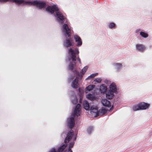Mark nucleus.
Listing matches in <instances>:
<instances>
[{
  "label": "nucleus",
  "mask_w": 152,
  "mask_h": 152,
  "mask_svg": "<svg viewBox=\"0 0 152 152\" xmlns=\"http://www.w3.org/2000/svg\"><path fill=\"white\" fill-rule=\"evenodd\" d=\"M76 56L74 53V50L70 48L68 50V55L66 56V62H69V64L67 67V69L70 71L73 74V76L69 77L68 80L70 81L72 80L75 77V75L79 76V72L77 70L76 63Z\"/></svg>",
  "instance_id": "1"
},
{
  "label": "nucleus",
  "mask_w": 152,
  "mask_h": 152,
  "mask_svg": "<svg viewBox=\"0 0 152 152\" xmlns=\"http://www.w3.org/2000/svg\"><path fill=\"white\" fill-rule=\"evenodd\" d=\"M107 111L106 109L104 108H102L101 110H100L98 111L99 115H100L101 116L104 114Z\"/></svg>",
  "instance_id": "25"
},
{
  "label": "nucleus",
  "mask_w": 152,
  "mask_h": 152,
  "mask_svg": "<svg viewBox=\"0 0 152 152\" xmlns=\"http://www.w3.org/2000/svg\"><path fill=\"white\" fill-rule=\"evenodd\" d=\"M74 134V131L71 130L69 131L66 135L64 140V142L65 143L61 145L58 149L56 152H62L64 150L67 146V144L66 143H68L71 139Z\"/></svg>",
  "instance_id": "5"
},
{
  "label": "nucleus",
  "mask_w": 152,
  "mask_h": 152,
  "mask_svg": "<svg viewBox=\"0 0 152 152\" xmlns=\"http://www.w3.org/2000/svg\"><path fill=\"white\" fill-rule=\"evenodd\" d=\"M8 1L15 3L18 5L35 6L39 9H44L46 6V3L45 2L37 0L34 1H25L24 0H0V3H4Z\"/></svg>",
  "instance_id": "3"
},
{
  "label": "nucleus",
  "mask_w": 152,
  "mask_h": 152,
  "mask_svg": "<svg viewBox=\"0 0 152 152\" xmlns=\"http://www.w3.org/2000/svg\"><path fill=\"white\" fill-rule=\"evenodd\" d=\"M45 10L51 14H53L55 17L57 22L59 24H63L67 23V20L60 11L56 4L48 6L45 8Z\"/></svg>",
  "instance_id": "2"
},
{
  "label": "nucleus",
  "mask_w": 152,
  "mask_h": 152,
  "mask_svg": "<svg viewBox=\"0 0 152 152\" xmlns=\"http://www.w3.org/2000/svg\"><path fill=\"white\" fill-rule=\"evenodd\" d=\"M102 80L100 78H97L94 79V81L96 82L100 83L101 82Z\"/></svg>",
  "instance_id": "30"
},
{
  "label": "nucleus",
  "mask_w": 152,
  "mask_h": 152,
  "mask_svg": "<svg viewBox=\"0 0 152 152\" xmlns=\"http://www.w3.org/2000/svg\"><path fill=\"white\" fill-rule=\"evenodd\" d=\"M73 98V99H71L72 103L74 105L76 104L77 102V99L76 96L75 95H73L72 96V98Z\"/></svg>",
  "instance_id": "22"
},
{
  "label": "nucleus",
  "mask_w": 152,
  "mask_h": 152,
  "mask_svg": "<svg viewBox=\"0 0 152 152\" xmlns=\"http://www.w3.org/2000/svg\"><path fill=\"white\" fill-rule=\"evenodd\" d=\"M77 135V132L76 135H75V137L73 138V140L74 141H75L76 140Z\"/></svg>",
  "instance_id": "35"
},
{
  "label": "nucleus",
  "mask_w": 152,
  "mask_h": 152,
  "mask_svg": "<svg viewBox=\"0 0 152 152\" xmlns=\"http://www.w3.org/2000/svg\"><path fill=\"white\" fill-rule=\"evenodd\" d=\"M140 30V28H138V29H137L135 31V33H138V32H139Z\"/></svg>",
  "instance_id": "34"
},
{
  "label": "nucleus",
  "mask_w": 152,
  "mask_h": 152,
  "mask_svg": "<svg viewBox=\"0 0 152 152\" xmlns=\"http://www.w3.org/2000/svg\"><path fill=\"white\" fill-rule=\"evenodd\" d=\"M140 34L142 37L144 38H147L148 37V34L143 31H140Z\"/></svg>",
  "instance_id": "23"
},
{
  "label": "nucleus",
  "mask_w": 152,
  "mask_h": 152,
  "mask_svg": "<svg viewBox=\"0 0 152 152\" xmlns=\"http://www.w3.org/2000/svg\"><path fill=\"white\" fill-rule=\"evenodd\" d=\"M81 105L78 104L75 106L73 113L71 117L67 119L68 125L69 128L72 129L75 125L74 117L76 116H78L80 115V111Z\"/></svg>",
  "instance_id": "4"
},
{
  "label": "nucleus",
  "mask_w": 152,
  "mask_h": 152,
  "mask_svg": "<svg viewBox=\"0 0 152 152\" xmlns=\"http://www.w3.org/2000/svg\"><path fill=\"white\" fill-rule=\"evenodd\" d=\"M136 50L140 52H143L145 49V46L142 44H137L135 46Z\"/></svg>",
  "instance_id": "12"
},
{
  "label": "nucleus",
  "mask_w": 152,
  "mask_h": 152,
  "mask_svg": "<svg viewBox=\"0 0 152 152\" xmlns=\"http://www.w3.org/2000/svg\"><path fill=\"white\" fill-rule=\"evenodd\" d=\"M66 40L64 41L63 45L66 48H68L70 47L73 46V45L71 41H72V39L71 38H68V37L67 36V37H66Z\"/></svg>",
  "instance_id": "10"
},
{
  "label": "nucleus",
  "mask_w": 152,
  "mask_h": 152,
  "mask_svg": "<svg viewBox=\"0 0 152 152\" xmlns=\"http://www.w3.org/2000/svg\"><path fill=\"white\" fill-rule=\"evenodd\" d=\"M107 26L109 28L112 29L115 27L116 25L114 23L111 22L108 23Z\"/></svg>",
  "instance_id": "24"
},
{
  "label": "nucleus",
  "mask_w": 152,
  "mask_h": 152,
  "mask_svg": "<svg viewBox=\"0 0 152 152\" xmlns=\"http://www.w3.org/2000/svg\"><path fill=\"white\" fill-rule=\"evenodd\" d=\"M86 97L88 99L91 101L94 100L96 99L95 96L93 94H87Z\"/></svg>",
  "instance_id": "20"
},
{
  "label": "nucleus",
  "mask_w": 152,
  "mask_h": 152,
  "mask_svg": "<svg viewBox=\"0 0 152 152\" xmlns=\"http://www.w3.org/2000/svg\"><path fill=\"white\" fill-rule=\"evenodd\" d=\"M81 99L80 98V101H79L80 102H81Z\"/></svg>",
  "instance_id": "39"
},
{
  "label": "nucleus",
  "mask_w": 152,
  "mask_h": 152,
  "mask_svg": "<svg viewBox=\"0 0 152 152\" xmlns=\"http://www.w3.org/2000/svg\"><path fill=\"white\" fill-rule=\"evenodd\" d=\"M74 78L71 80L72 81V82L71 84V87L74 89H77L80 86V85L79 83H78V79L79 78L78 77H76L73 80ZM69 82H70V81H69Z\"/></svg>",
  "instance_id": "8"
},
{
  "label": "nucleus",
  "mask_w": 152,
  "mask_h": 152,
  "mask_svg": "<svg viewBox=\"0 0 152 152\" xmlns=\"http://www.w3.org/2000/svg\"><path fill=\"white\" fill-rule=\"evenodd\" d=\"M88 69V66H85L81 70L80 75L79 76L83 77V75L85 73Z\"/></svg>",
  "instance_id": "21"
},
{
  "label": "nucleus",
  "mask_w": 152,
  "mask_h": 152,
  "mask_svg": "<svg viewBox=\"0 0 152 152\" xmlns=\"http://www.w3.org/2000/svg\"><path fill=\"white\" fill-rule=\"evenodd\" d=\"M75 42L77 43V46H80L82 44V41L80 37L78 35L75 34L73 35Z\"/></svg>",
  "instance_id": "9"
},
{
  "label": "nucleus",
  "mask_w": 152,
  "mask_h": 152,
  "mask_svg": "<svg viewBox=\"0 0 152 152\" xmlns=\"http://www.w3.org/2000/svg\"><path fill=\"white\" fill-rule=\"evenodd\" d=\"M139 104L140 110H146L150 106L149 104L144 102L139 103Z\"/></svg>",
  "instance_id": "13"
},
{
  "label": "nucleus",
  "mask_w": 152,
  "mask_h": 152,
  "mask_svg": "<svg viewBox=\"0 0 152 152\" xmlns=\"http://www.w3.org/2000/svg\"><path fill=\"white\" fill-rule=\"evenodd\" d=\"M48 152H56V150L55 147H54L50 150Z\"/></svg>",
  "instance_id": "32"
},
{
  "label": "nucleus",
  "mask_w": 152,
  "mask_h": 152,
  "mask_svg": "<svg viewBox=\"0 0 152 152\" xmlns=\"http://www.w3.org/2000/svg\"><path fill=\"white\" fill-rule=\"evenodd\" d=\"M113 108V106H112V107L110 108V110H112Z\"/></svg>",
  "instance_id": "37"
},
{
  "label": "nucleus",
  "mask_w": 152,
  "mask_h": 152,
  "mask_svg": "<svg viewBox=\"0 0 152 152\" xmlns=\"http://www.w3.org/2000/svg\"><path fill=\"white\" fill-rule=\"evenodd\" d=\"M90 112L92 114H94L95 116L96 117L99 116V113L98 110V108L96 107H94L91 106V107Z\"/></svg>",
  "instance_id": "11"
},
{
  "label": "nucleus",
  "mask_w": 152,
  "mask_h": 152,
  "mask_svg": "<svg viewBox=\"0 0 152 152\" xmlns=\"http://www.w3.org/2000/svg\"><path fill=\"white\" fill-rule=\"evenodd\" d=\"M72 148L70 147L69 146V148H68V152H70V151H72L71 150V148Z\"/></svg>",
  "instance_id": "36"
},
{
  "label": "nucleus",
  "mask_w": 152,
  "mask_h": 152,
  "mask_svg": "<svg viewBox=\"0 0 152 152\" xmlns=\"http://www.w3.org/2000/svg\"><path fill=\"white\" fill-rule=\"evenodd\" d=\"M78 92L80 95H81L83 93V91L81 89V88H78Z\"/></svg>",
  "instance_id": "33"
},
{
  "label": "nucleus",
  "mask_w": 152,
  "mask_h": 152,
  "mask_svg": "<svg viewBox=\"0 0 152 152\" xmlns=\"http://www.w3.org/2000/svg\"><path fill=\"white\" fill-rule=\"evenodd\" d=\"M109 87V89L108 90H109L115 94H117L118 93V89L115 83L114 82L112 83L110 85Z\"/></svg>",
  "instance_id": "7"
},
{
  "label": "nucleus",
  "mask_w": 152,
  "mask_h": 152,
  "mask_svg": "<svg viewBox=\"0 0 152 152\" xmlns=\"http://www.w3.org/2000/svg\"><path fill=\"white\" fill-rule=\"evenodd\" d=\"M77 131H75V135H76V133H77Z\"/></svg>",
  "instance_id": "38"
},
{
  "label": "nucleus",
  "mask_w": 152,
  "mask_h": 152,
  "mask_svg": "<svg viewBox=\"0 0 152 152\" xmlns=\"http://www.w3.org/2000/svg\"><path fill=\"white\" fill-rule=\"evenodd\" d=\"M98 74V73H93L90 75H89V76H88L87 78L86 79H91L93 77H94L96 76V75H97Z\"/></svg>",
  "instance_id": "29"
},
{
  "label": "nucleus",
  "mask_w": 152,
  "mask_h": 152,
  "mask_svg": "<svg viewBox=\"0 0 152 152\" xmlns=\"http://www.w3.org/2000/svg\"><path fill=\"white\" fill-rule=\"evenodd\" d=\"M83 108L86 110H89L90 109L89 104L87 101L85 100V101H84L83 104Z\"/></svg>",
  "instance_id": "19"
},
{
  "label": "nucleus",
  "mask_w": 152,
  "mask_h": 152,
  "mask_svg": "<svg viewBox=\"0 0 152 152\" xmlns=\"http://www.w3.org/2000/svg\"><path fill=\"white\" fill-rule=\"evenodd\" d=\"M102 103L104 106L109 107L111 106V103L110 101L107 100L106 99H102Z\"/></svg>",
  "instance_id": "16"
},
{
  "label": "nucleus",
  "mask_w": 152,
  "mask_h": 152,
  "mask_svg": "<svg viewBox=\"0 0 152 152\" xmlns=\"http://www.w3.org/2000/svg\"><path fill=\"white\" fill-rule=\"evenodd\" d=\"M73 152L72 151H70V152Z\"/></svg>",
  "instance_id": "40"
},
{
  "label": "nucleus",
  "mask_w": 152,
  "mask_h": 152,
  "mask_svg": "<svg viewBox=\"0 0 152 152\" xmlns=\"http://www.w3.org/2000/svg\"><path fill=\"white\" fill-rule=\"evenodd\" d=\"M94 87L95 85H90L86 87V90L88 91H90L92 90Z\"/></svg>",
  "instance_id": "26"
},
{
  "label": "nucleus",
  "mask_w": 152,
  "mask_h": 152,
  "mask_svg": "<svg viewBox=\"0 0 152 152\" xmlns=\"http://www.w3.org/2000/svg\"><path fill=\"white\" fill-rule=\"evenodd\" d=\"M62 24L63 26L62 30L64 35L65 37H67V36L69 37H70L72 32L73 31L69 28L68 25L67 21L66 23H65Z\"/></svg>",
  "instance_id": "6"
},
{
  "label": "nucleus",
  "mask_w": 152,
  "mask_h": 152,
  "mask_svg": "<svg viewBox=\"0 0 152 152\" xmlns=\"http://www.w3.org/2000/svg\"><path fill=\"white\" fill-rule=\"evenodd\" d=\"M74 53L76 56V57L77 56V59L78 61L80 64H81V62L80 58H79V48H76L75 50H74Z\"/></svg>",
  "instance_id": "17"
},
{
  "label": "nucleus",
  "mask_w": 152,
  "mask_h": 152,
  "mask_svg": "<svg viewBox=\"0 0 152 152\" xmlns=\"http://www.w3.org/2000/svg\"><path fill=\"white\" fill-rule=\"evenodd\" d=\"M132 109L134 111H136L139 110H140L139 104L137 105H135L133 106L132 107Z\"/></svg>",
  "instance_id": "28"
},
{
  "label": "nucleus",
  "mask_w": 152,
  "mask_h": 152,
  "mask_svg": "<svg viewBox=\"0 0 152 152\" xmlns=\"http://www.w3.org/2000/svg\"><path fill=\"white\" fill-rule=\"evenodd\" d=\"M107 89V88L106 86L104 85L103 84L101 85L100 86L99 88V91L102 94H104L105 93H106Z\"/></svg>",
  "instance_id": "18"
},
{
  "label": "nucleus",
  "mask_w": 152,
  "mask_h": 152,
  "mask_svg": "<svg viewBox=\"0 0 152 152\" xmlns=\"http://www.w3.org/2000/svg\"><path fill=\"white\" fill-rule=\"evenodd\" d=\"M107 99H113L114 96V93L110 91L107 90L105 93Z\"/></svg>",
  "instance_id": "14"
},
{
  "label": "nucleus",
  "mask_w": 152,
  "mask_h": 152,
  "mask_svg": "<svg viewBox=\"0 0 152 152\" xmlns=\"http://www.w3.org/2000/svg\"><path fill=\"white\" fill-rule=\"evenodd\" d=\"M93 127L90 126L87 128V132L89 134H90L93 131Z\"/></svg>",
  "instance_id": "27"
},
{
  "label": "nucleus",
  "mask_w": 152,
  "mask_h": 152,
  "mask_svg": "<svg viewBox=\"0 0 152 152\" xmlns=\"http://www.w3.org/2000/svg\"><path fill=\"white\" fill-rule=\"evenodd\" d=\"M112 65L114 66L115 69L117 72L119 71L122 68V65L121 63H114Z\"/></svg>",
  "instance_id": "15"
},
{
  "label": "nucleus",
  "mask_w": 152,
  "mask_h": 152,
  "mask_svg": "<svg viewBox=\"0 0 152 152\" xmlns=\"http://www.w3.org/2000/svg\"><path fill=\"white\" fill-rule=\"evenodd\" d=\"M75 144V142H70L69 146L70 147L72 148Z\"/></svg>",
  "instance_id": "31"
}]
</instances>
